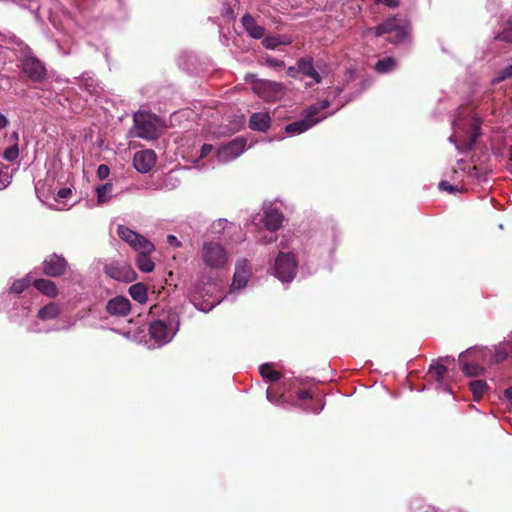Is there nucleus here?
<instances>
[{
  "instance_id": "obj_34",
  "label": "nucleus",
  "mask_w": 512,
  "mask_h": 512,
  "mask_svg": "<svg viewBox=\"0 0 512 512\" xmlns=\"http://www.w3.org/2000/svg\"><path fill=\"white\" fill-rule=\"evenodd\" d=\"M18 156H19V148H18L17 144H14V145L6 148L3 153V158L10 162L16 160L18 158Z\"/></svg>"
},
{
  "instance_id": "obj_53",
  "label": "nucleus",
  "mask_w": 512,
  "mask_h": 512,
  "mask_svg": "<svg viewBox=\"0 0 512 512\" xmlns=\"http://www.w3.org/2000/svg\"><path fill=\"white\" fill-rule=\"evenodd\" d=\"M12 136H13L14 139L18 140V133L17 132H14Z\"/></svg>"
},
{
  "instance_id": "obj_55",
  "label": "nucleus",
  "mask_w": 512,
  "mask_h": 512,
  "mask_svg": "<svg viewBox=\"0 0 512 512\" xmlns=\"http://www.w3.org/2000/svg\"><path fill=\"white\" fill-rule=\"evenodd\" d=\"M510 159L512 160V146H511V149H510Z\"/></svg>"
},
{
  "instance_id": "obj_23",
  "label": "nucleus",
  "mask_w": 512,
  "mask_h": 512,
  "mask_svg": "<svg viewBox=\"0 0 512 512\" xmlns=\"http://www.w3.org/2000/svg\"><path fill=\"white\" fill-rule=\"evenodd\" d=\"M469 353L470 350H467L466 352L461 353L459 356L462 364L461 370L468 377H476L482 375L484 373V368L482 366H480L478 363L467 362L463 360V357Z\"/></svg>"
},
{
  "instance_id": "obj_29",
  "label": "nucleus",
  "mask_w": 512,
  "mask_h": 512,
  "mask_svg": "<svg viewBox=\"0 0 512 512\" xmlns=\"http://www.w3.org/2000/svg\"><path fill=\"white\" fill-rule=\"evenodd\" d=\"M471 392L473 393L474 400L478 401L482 398L487 390V383L484 380H473L469 383Z\"/></svg>"
},
{
  "instance_id": "obj_14",
  "label": "nucleus",
  "mask_w": 512,
  "mask_h": 512,
  "mask_svg": "<svg viewBox=\"0 0 512 512\" xmlns=\"http://www.w3.org/2000/svg\"><path fill=\"white\" fill-rule=\"evenodd\" d=\"M131 310V303L128 298L124 296H116L110 299L106 304V311L112 316L124 317L129 314Z\"/></svg>"
},
{
  "instance_id": "obj_37",
  "label": "nucleus",
  "mask_w": 512,
  "mask_h": 512,
  "mask_svg": "<svg viewBox=\"0 0 512 512\" xmlns=\"http://www.w3.org/2000/svg\"><path fill=\"white\" fill-rule=\"evenodd\" d=\"M495 39L498 41H504L506 43H512V25H509L503 31L499 32Z\"/></svg>"
},
{
  "instance_id": "obj_11",
  "label": "nucleus",
  "mask_w": 512,
  "mask_h": 512,
  "mask_svg": "<svg viewBox=\"0 0 512 512\" xmlns=\"http://www.w3.org/2000/svg\"><path fill=\"white\" fill-rule=\"evenodd\" d=\"M318 113L319 108H317V106L309 107L306 117L304 119L288 124L285 127V131L289 134H300L307 131L309 128L320 121V119L315 118Z\"/></svg>"
},
{
  "instance_id": "obj_49",
  "label": "nucleus",
  "mask_w": 512,
  "mask_h": 512,
  "mask_svg": "<svg viewBox=\"0 0 512 512\" xmlns=\"http://www.w3.org/2000/svg\"><path fill=\"white\" fill-rule=\"evenodd\" d=\"M71 194V190L69 188H63L58 191V197L67 198Z\"/></svg>"
},
{
  "instance_id": "obj_10",
  "label": "nucleus",
  "mask_w": 512,
  "mask_h": 512,
  "mask_svg": "<svg viewBox=\"0 0 512 512\" xmlns=\"http://www.w3.org/2000/svg\"><path fill=\"white\" fill-rule=\"evenodd\" d=\"M68 263L63 256L56 253L48 256L42 263V270L46 276L60 277L65 274Z\"/></svg>"
},
{
  "instance_id": "obj_3",
  "label": "nucleus",
  "mask_w": 512,
  "mask_h": 512,
  "mask_svg": "<svg viewBox=\"0 0 512 512\" xmlns=\"http://www.w3.org/2000/svg\"><path fill=\"white\" fill-rule=\"evenodd\" d=\"M376 37L387 35V41L390 43H400L406 36L407 31L404 25L401 24V20L397 17H391L386 19L378 26L371 29Z\"/></svg>"
},
{
  "instance_id": "obj_9",
  "label": "nucleus",
  "mask_w": 512,
  "mask_h": 512,
  "mask_svg": "<svg viewBox=\"0 0 512 512\" xmlns=\"http://www.w3.org/2000/svg\"><path fill=\"white\" fill-rule=\"evenodd\" d=\"M247 141L243 137H238L221 146L217 151V158L220 162H227L243 153Z\"/></svg>"
},
{
  "instance_id": "obj_25",
  "label": "nucleus",
  "mask_w": 512,
  "mask_h": 512,
  "mask_svg": "<svg viewBox=\"0 0 512 512\" xmlns=\"http://www.w3.org/2000/svg\"><path fill=\"white\" fill-rule=\"evenodd\" d=\"M130 296L140 304H144L148 300L147 287L143 283H136L129 288Z\"/></svg>"
},
{
  "instance_id": "obj_20",
  "label": "nucleus",
  "mask_w": 512,
  "mask_h": 512,
  "mask_svg": "<svg viewBox=\"0 0 512 512\" xmlns=\"http://www.w3.org/2000/svg\"><path fill=\"white\" fill-rule=\"evenodd\" d=\"M137 256H136V265L142 272H152L154 270V262L152 261L150 254L154 252L155 250H145V249H138L136 250Z\"/></svg>"
},
{
  "instance_id": "obj_30",
  "label": "nucleus",
  "mask_w": 512,
  "mask_h": 512,
  "mask_svg": "<svg viewBox=\"0 0 512 512\" xmlns=\"http://www.w3.org/2000/svg\"><path fill=\"white\" fill-rule=\"evenodd\" d=\"M112 188L113 185L111 183H106L104 185L96 187L98 203H106L110 200V193L112 191Z\"/></svg>"
},
{
  "instance_id": "obj_38",
  "label": "nucleus",
  "mask_w": 512,
  "mask_h": 512,
  "mask_svg": "<svg viewBox=\"0 0 512 512\" xmlns=\"http://www.w3.org/2000/svg\"><path fill=\"white\" fill-rule=\"evenodd\" d=\"M265 64L271 68H282L284 67V61L268 56L265 58Z\"/></svg>"
},
{
  "instance_id": "obj_50",
  "label": "nucleus",
  "mask_w": 512,
  "mask_h": 512,
  "mask_svg": "<svg viewBox=\"0 0 512 512\" xmlns=\"http://www.w3.org/2000/svg\"><path fill=\"white\" fill-rule=\"evenodd\" d=\"M7 125H8L7 118L3 114L0 113V129L5 128Z\"/></svg>"
},
{
  "instance_id": "obj_4",
  "label": "nucleus",
  "mask_w": 512,
  "mask_h": 512,
  "mask_svg": "<svg viewBox=\"0 0 512 512\" xmlns=\"http://www.w3.org/2000/svg\"><path fill=\"white\" fill-rule=\"evenodd\" d=\"M297 264L292 253L279 252L275 259L274 275L282 282H290L296 275Z\"/></svg>"
},
{
  "instance_id": "obj_43",
  "label": "nucleus",
  "mask_w": 512,
  "mask_h": 512,
  "mask_svg": "<svg viewBox=\"0 0 512 512\" xmlns=\"http://www.w3.org/2000/svg\"><path fill=\"white\" fill-rule=\"evenodd\" d=\"M509 78H512V64L507 66L502 72H501V75H500V80H505V79H509Z\"/></svg>"
},
{
  "instance_id": "obj_52",
  "label": "nucleus",
  "mask_w": 512,
  "mask_h": 512,
  "mask_svg": "<svg viewBox=\"0 0 512 512\" xmlns=\"http://www.w3.org/2000/svg\"><path fill=\"white\" fill-rule=\"evenodd\" d=\"M329 106V102L328 101H323L322 104H321V108L324 109V108H327ZM320 109V107H318Z\"/></svg>"
},
{
  "instance_id": "obj_41",
  "label": "nucleus",
  "mask_w": 512,
  "mask_h": 512,
  "mask_svg": "<svg viewBox=\"0 0 512 512\" xmlns=\"http://www.w3.org/2000/svg\"><path fill=\"white\" fill-rule=\"evenodd\" d=\"M440 190L448 191L449 193H452L456 191V187L449 184L447 181H441L438 185Z\"/></svg>"
},
{
  "instance_id": "obj_18",
  "label": "nucleus",
  "mask_w": 512,
  "mask_h": 512,
  "mask_svg": "<svg viewBox=\"0 0 512 512\" xmlns=\"http://www.w3.org/2000/svg\"><path fill=\"white\" fill-rule=\"evenodd\" d=\"M298 70L303 75L310 77L316 84L321 83L322 78L318 71L315 69L313 65V58L310 56L302 57L297 61Z\"/></svg>"
},
{
  "instance_id": "obj_24",
  "label": "nucleus",
  "mask_w": 512,
  "mask_h": 512,
  "mask_svg": "<svg viewBox=\"0 0 512 512\" xmlns=\"http://www.w3.org/2000/svg\"><path fill=\"white\" fill-rule=\"evenodd\" d=\"M60 312V306L55 302H50L38 311L37 317L42 321L52 320L57 318Z\"/></svg>"
},
{
  "instance_id": "obj_28",
  "label": "nucleus",
  "mask_w": 512,
  "mask_h": 512,
  "mask_svg": "<svg viewBox=\"0 0 512 512\" xmlns=\"http://www.w3.org/2000/svg\"><path fill=\"white\" fill-rule=\"evenodd\" d=\"M291 43L290 39H286L281 36H267L263 37L262 45L266 49H275L279 45H289Z\"/></svg>"
},
{
  "instance_id": "obj_54",
  "label": "nucleus",
  "mask_w": 512,
  "mask_h": 512,
  "mask_svg": "<svg viewBox=\"0 0 512 512\" xmlns=\"http://www.w3.org/2000/svg\"><path fill=\"white\" fill-rule=\"evenodd\" d=\"M267 398H268L269 400H271V396H270V391H269V390H267Z\"/></svg>"
},
{
  "instance_id": "obj_33",
  "label": "nucleus",
  "mask_w": 512,
  "mask_h": 512,
  "mask_svg": "<svg viewBox=\"0 0 512 512\" xmlns=\"http://www.w3.org/2000/svg\"><path fill=\"white\" fill-rule=\"evenodd\" d=\"M30 285V279L28 276L25 278L15 280L11 287L10 293L21 294Z\"/></svg>"
},
{
  "instance_id": "obj_6",
  "label": "nucleus",
  "mask_w": 512,
  "mask_h": 512,
  "mask_svg": "<svg viewBox=\"0 0 512 512\" xmlns=\"http://www.w3.org/2000/svg\"><path fill=\"white\" fill-rule=\"evenodd\" d=\"M253 90L264 100L275 101L283 96L285 87L279 82L257 80L253 83Z\"/></svg>"
},
{
  "instance_id": "obj_35",
  "label": "nucleus",
  "mask_w": 512,
  "mask_h": 512,
  "mask_svg": "<svg viewBox=\"0 0 512 512\" xmlns=\"http://www.w3.org/2000/svg\"><path fill=\"white\" fill-rule=\"evenodd\" d=\"M80 86L85 88L90 94L95 93L97 88L96 81L91 77H82L80 79Z\"/></svg>"
},
{
  "instance_id": "obj_21",
  "label": "nucleus",
  "mask_w": 512,
  "mask_h": 512,
  "mask_svg": "<svg viewBox=\"0 0 512 512\" xmlns=\"http://www.w3.org/2000/svg\"><path fill=\"white\" fill-rule=\"evenodd\" d=\"M249 277H250V270L246 266V264L238 263L236 265L233 282H232V287L237 288V289H241V288L245 287L249 280Z\"/></svg>"
},
{
  "instance_id": "obj_44",
  "label": "nucleus",
  "mask_w": 512,
  "mask_h": 512,
  "mask_svg": "<svg viewBox=\"0 0 512 512\" xmlns=\"http://www.w3.org/2000/svg\"><path fill=\"white\" fill-rule=\"evenodd\" d=\"M377 3L383 4L390 8H395L399 5L398 0H377Z\"/></svg>"
},
{
  "instance_id": "obj_15",
  "label": "nucleus",
  "mask_w": 512,
  "mask_h": 512,
  "mask_svg": "<svg viewBox=\"0 0 512 512\" xmlns=\"http://www.w3.org/2000/svg\"><path fill=\"white\" fill-rule=\"evenodd\" d=\"M264 226L270 232H275L279 230L283 223V214L274 207H268L264 211V216L262 219Z\"/></svg>"
},
{
  "instance_id": "obj_36",
  "label": "nucleus",
  "mask_w": 512,
  "mask_h": 512,
  "mask_svg": "<svg viewBox=\"0 0 512 512\" xmlns=\"http://www.w3.org/2000/svg\"><path fill=\"white\" fill-rule=\"evenodd\" d=\"M10 184V175L7 167L0 163V190L6 188Z\"/></svg>"
},
{
  "instance_id": "obj_8",
  "label": "nucleus",
  "mask_w": 512,
  "mask_h": 512,
  "mask_svg": "<svg viewBox=\"0 0 512 512\" xmlns=\"http://www.w3.org/2000/svg\"><path fill=\"white\" fill-rule=\"evenodd\" d=\"M105 274L117 281L132 282L136 278V273L125 261H115L104 266Z\"/></svg>"
},
{
  "instance_id": "obj_7",
  "label": "nucleus",
  "mask_w": 512,
  "mask_h": 512,
  "mask_svg": "<svg viewBox=\"0 0 512 512\" xmlns=\"http://www.w3.org/2000/svg\"><path fill=\"white\" fill-rule=\"evenodd\" d=\"M118 236L128 243L135 251L138 249L155 250V246L143 235L131 230L129 227L124 225H118L117 227Z\"/></svg>"
},
{
  "instance_id": "obj_5",
  "label": "nucleus",
  "mask_w": 512,
  "mask_h": 512,
  "mask_svg": "<svg viewBox=\"0 0 512 512\" xmlns=\"http://www.w3.org/2000/svg\"><path fill=\"white\" fill-rule=\"evenodd\" d=\"M21 70L33 82H41L46 79L45 65L35 56L26 55L21 59Z\"/></svg>"
},
{
  "instance_id": "obj_32",
  "label": "nucleus",
  "mask_w": 512,
  "mask_h": 512,
  "mask_svg": "<svg viewBox=\"0 0 512 512\" xmlns=\"http://www.w3.org/2000/svg\"><path fill=\"white\" fill-rule=\"evenodd\" d=\"M447 372V368L440 363L435 365H431L429 369L430 377L436 382H441L443 380L444 375Z\"/></svg>"
},
{
  "instance_id": "obj_26",
  "label": "nucleus",
  "mask_w": 512,
  "mask_h": 512,
  "mask_svg": "<svg viewBox=\"0 0 512 512\" xmlns=\"http://www.w3.org/2000/svg\"><path fill=\"white\" fill-rule=\"evenodd\" d=\"M259 372L266 382H277L282 377L281 373L276 371L270 363L261 365Z\"/></svg>"
},
{
  "instance_id": "obj_2",
  "label": "nucleus",
  "mask_w": 512,
  "mask_h": 512,
  "mask_svg": "<svg viewBox=\"0 0 512 512\" xmlns=\"http://www.w3.org/2000/svg\"><path fill=\"white\" fill-rule=\"evenodd\" d=\"M203 262L211 269H222L228 263V253L218 242H205L201 249Z\"/></svg>"
},
{
  "instance_id": "obj_47",
  "label": "nucleus",
  "mask_w": 512,
  "mask_h": 512,
  "mask_svg": "<svg viewBox=\"0 0 512 512\" xmlns=\"http://www.w3.org/2000/svg\"><path fill=\"white\" fill-rule=\"evenodd\" d=\"M298 73H300V70H298V66H291L287 69V75L289 77L296 78Z\"/></svg>"
},
{
  "instance_id": "obj_40",
  "label": "nucleus",
  "mask_w": 512,
  "mask_h": 512,
  "mask_svg": "<svg viewBox=\"0 0 512 512\" xmlns=\"http://www.w3.org/2000/svg\"><path fill=\"white\" fill-rule=\"evenodd\" d=\"M297 399L301 401H311L312 395L309 390H300L297 392Z\"/></svg>"
},
{
  "instance_id": "obj_42",
  "label": "nucleus",
  "mask_w": 512,
  "mask_h": 512,
  "mask_svg": "<svg viewBox=\"0 0 512 512\" xmlns=\"http://www.w3.org/2000/svg\"><path fill=\"white\" fill-rule=\"evenodd\" d=\"M213 151V146L211 144H204L201 147L200 157L205 158Z\"/></svg>"
},
{
  "instance_id": "obj_27",
  "label": "nucleus",
  "mask_w": 512,
  "mask_h": 512,
  "mask_svg": "<svg viewBox=\"0 0 512 512\" xmlns=\"http://www.w3.org/2000/svg\"><path fill=\"white\" fill-rule=\"evenodd\" d=\"M397 66V61L394 57L388 56L380 59L375 64V71L379 74H385L393 71Z\"/></svg>"
},
{
  "instance_id": "obj_48",
  "label": "nucleus",
  "mask_w": 512,
  "mask_h": 512,
  "mask_svg": "<svg viewBox=\"0 0 512 512\" xmlns=\"http://www.w3.org/2000/svg\"><path fill=\"white\" fill-rule=\"evenodd\" d=\"M275 240H276V236L271 235L269 237L264 236V237L260 238L259 242L262 244H269V243L274 242Z\"/></svg>"
},
{
  "instance_id": "obj_12",
  "label": "nucleus",
  "mask_w": 512,
  "mask_h": 512,
  "mask_svg": "<svg viewBox=\"0 0 512 512\" xmlns=\"http://www.w3.org/2000/svg\"><path fill=\"white\" fill-rule=\"evenodd\" d=\"M156 160V153L151 149H146L134 154L133 164L137 171L147 173L155 166Z\"/></svg>"
},
{
  "instance_id": "obj_19",
  "label": "nucleus",
  "mask_w": 512,
  "mask_h": 512,
  "mask_svg": "<svg viewBox=\"0 0 512 512\" xmlns=\"http://www.w3.org/2000/svg\"><path fill=\"white\" fill-rule=\"evenodd\" d=\"M271 125V117L266 112L253 113L249 119V128L255 131L266 132Z\"/></svg>"
},
{
  "instance_id": "obj_16",
  "label": "nucleus",
  "mask_w": 512,
  "mask_h": 512,
  "mask_svg": "<svg viewBox=\"0 0 512 512\" xmlns=\"http://www.w3.org/2000/svg\"><path fill=\"white\" fill-rule=\"evenodd\" d=\"M242 25L248 35L254 39H262L265 36V28L257 24L255 18L246 13L241 19Z\"/></svg>"
},
{
  "instance_id": "obj_22",
  "label": "nucleus",
  "mask_w": 512,
  "mask_h": 512,
  "mask_svg": "<svg viewBox=\"0 0 512 512\" xmlns=\"http://www.w3.org/2000/svg\"><path fill=\"white\" fill-rule=\"evenodd\" d=\"M33 286L43 295L50 297V298H56L59 290L56 286V284L48 279H36L33 282Z\"/></svg>"
},
{
  "instance_id": "obj_39",
  "label": "nucleus",
  "mask_w": 512,
  "mask_h": 512,
  "mask_svg": "<svg viewBox=\"0 0 512 512\" xmlns=\"http://www.w3.org/2000/svg\"><path fill=\"white\" fill-rule=\"evenodd\" d=\"M110 174V169L106 164L99 165L97 169V176L100 180H105Z\"/></svg>"
},
{
  "instance_id": "obj_17",
  "label": "nucleus",
  "mask_w": 512,
  "mask_h": 512,
  "mask_svg": "<svg viewBox=\"0 0 512 512\" xmlns=\"http://www.w3.org/2000/svg\"><path fill=\"white\" fill-rule=\"evenodd\" d=\"M149 334L159 344L167 343L170 340L168 327L162 320H156L150 324Z\"/></svg>"
},
{
  "instance_id": "obj_1",
  "label": "nucleus",
  "mask_w": 512,
  "mask_h": 512,
  "mask_svg": "<svg viewBox=\"0 0 512 512\" xmlns=\"http://www.w3.org/2000/svg\"><path fill=\"white\" fill-rule=\"evenodd\" d=\"M133 119L138 137L147 140L158 138L157 125L160 119L157 115L146 111H138L134 114Z\"/></svg>"
},
{
  "instance_id": "obj_31",
  "label": "nucleus",
  "mask_w": 512,
  "mask_h": 512,
  "mask_svg": "<svg viewBox=\"0 0 512 512\" xmlns=\"http://www.w3.org/2000/svg\"><path fill=\"white\" fill-rule=\"evenodd\" d=\"M509 356L508 348L505 344L500 343L495 347V352L492 356V363L499 364L507 360Z\"/></svg>"
},
{
  "instance_id": "obj_51",
  "label": "nucleus",
  "mask_w": 512,
  "mask_h": 512,
  "mask_svg": "<svg viewBox=\"0 0 512 512\" xmlns=\"http://www.w3.org/2000/svg\"><path fill=\"white\" fill-rule=\"evenodd\" d=\"M504 395L509 401L512 402V386L505 390Z\"/></svg>"
},
{
  "instance_id": "obj_13",
  "label": "nucleus",
  "mask_w": 512,
  "mask_h": 512,
  "mask_svg": "<svg viewBox=\"0 0 512 512\" xmlns=\"http://www.w3.org/2000/svg\"><path fill=\"white\" fill-rule=\"evenodd\" d=\"M470 121V135L459 141L456 145L457 149L462 153L471 151L480 136L481 120L478 117L473 116Z\"/></svg>"
},
{
  "instance_id": "obj_46",
  "label": "nucleus",
  "mask_w": 512,
  "mask_h": 512,
  "mask_svg": "<svg viewBox=\"0 0 512 512\" xmlns=\"http://www.w3.org/2000/svg\"><path fill=\"white\" fill-rule=\"evenodd\" d=\"M303 409L307 410V411H311L313 413H318L322 408H323V405H321L320 407H313L311 406L310 404L308 403H304L302 405Z\"/></svg>"
},
{
  "instance_id": "obj_45",
  "label": "nucleus",
  "mask_w": 512,
  "mask_h": 512,
  "mask_svg": "<svg viewBox=\"0 0 512 512\" xmlns=\"http://www.w3.org/2000/svg\"><path fill=\"white\" fill-rule=\"evenodd\" d=\"M167 242H168L170 245L174 246V247H180V246H181L180 241H179V240L177 239V237H176V236H174V235H168V237H167Z\"/></svg>"
}]
</instances>
